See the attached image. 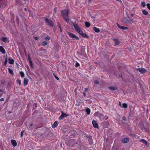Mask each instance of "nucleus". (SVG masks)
I'll use <instances>...</instances> for the list:
<instances>
[{"label":"nucleus","mask_w":150,"mask_h":150,"mask_svg":"<svg viewBox=\"0 0 150 150\" xmlns=\"http://www.w3.org/2000/svg\"><path fill=\"white\" fill-rule=\"evenodd\" d=\"M5 83V81L4 80H2L1 81V83L2 84H4Z\"/></svg>","instance_id":"c03bdc74"},{"label":"nucleus","mask_w":150,"mask_h":150,"mask_svg":"<svg viewBox=\"0 0 150 150\" xmlns=\"http://www.w3.org/2000/svg\"><path fill=\"white\" fill-rule=\"evenodd\" d=\"M127 17L124 18L122 21V22L125 23H131V22L132 21V20L128 16H127Z\"/></svg>","instance_id":"7ed1b4c3"},{"label":"nucleus","mask_w":150,"mask_h":150,"mask_svg":"<svg viewBox=\"0 0 150 150\" xmlns=\"http://www.w3.org/2000/svg\"><path fill=\"white\" fill-rule=\"evenodd\" d=\"M146 6H147L148 8L150 10V4H149V3L147 4H146Z\"/></svg>","instance_id":"58836bf2"},{"label":"nucleus","mask_w":150,"mask_h":150,"mask_svg":"<svg viewBox=\"0 0 150 150\" xmlns=\"http://www.w3.org/2000/svg\"><path fill=\"white\" fill-rule=\"evenodd\" d=\"M47 42L46 41H44L42 42V45L43 46H45L47 44Z\"/></svg>","instance_id":"4c0bfd02"},{"label":"nucleus","mask_w":150,"mask_h":150,"mask_svg":"<svg viewBox=\"0 0 150 150\" xmlns=\"http://www.w3.org/2000/svg\"><path fill=\"white\" fill-rule=\"evenodd\" d=\"M92 124L93 125V126L95 128H98V125L97 122L95 120H93L92 122Z\"/></svg>","instance_id":"9b49d317"},{"label":"nucleus","mask_w":150,"mask_h":150,"mask_svg":"<svg viewBox=\"0 0 150 150\" xmlns=\"http://www.w3.org/2000/svg\"><path fill=\"white\" fill-rule=\"evenodd\" d=\"M24 132V131H23L21 132V137H22V136H23V133Z\"/></svg>","instance_id":"a19ab883"},{"label":"nucleus","mask_w":150,"mask_h":150,"mask_svg":"<svg viewBox=\"0 0 150 150\" xmlns=\"http://www.w3.org/2000/svg\"><path fill=\"white\" fill-rule=\"evenodd\" d=\"M33 126V125L31 124L30 125V126H29V128H30V129H32V128H31V127Z\"/></svg>","instance_id":"3c124183"},{"label":"nucleus","mask_w":150,"mask_h":150,"mask_svg":"<svg viewBox=\"0 0 150 150\" xmlns=\"http://www.w3.org/2000/svg\"><path fill=\"white\" fill-rule=\"evenodd\" d=\"M28 61L30 63V64L31 67H33V64L32 61L31 60L30 58V56L29 55H28Z\"/></svg>","instance_id":"aec40b11"},{"label":"nucleus","mask_w":150,"mask_h":150,"mask_svg":"<svg viewBox=\"0 0 150 150\" xmlns=\"http://www.w3.org/2000/svg\"><path fill=\"white\" fill-rule=\"evenodd\" d=\"M112 40L115 41V42L114 45H117L120 44V42L118 39H113Z\"/></svg>","instance_id":"f8f14e48"},{"label":"nucleus","mask_w":150,"mask_h":150,"mask_svg":"<svg viewBox=\"0 0 150 150\" xmlns=\"http://www.w3.org/2000/svg\"><path fill=\"white\" fill-rule=\"evenodd\" d=\"M98 117L101 120H104L105 118L103 114L101 113H100L99 115L98 116Z\"/></svg>","instance_id":"dca6fc26"},{"label":"nucleus","mask_w":150,"mask_h":150,"mask_svg":"<svg viewBox=\"0 0 150 150\" xmlns=\"http://www.w3.org/2000/svg\"><path fill=\"white\" fill-rule=\"evenodd\" d=\"M59 28H60V31H62V30H61V25L60 24H59Z\"/></svg>","instance_id":"8fccbe9b"},{"label":"nucleus","mask_w":150,"mask_h":150,"mask_svg":"<svg viewBox=\"0 0 150 150\" xmlns=\"http://www.w3.org/2000/svg\"><path fill=\"white\" fill-rule=\"evenodd\" d=\"M4 98H2L0 100V101H4Z\"/></svg>","instance_id":"603ef678"},{"label":"nucleus","mask_w":150,"mask_h":150,"mask_svg":"<svg viewBox=\"0 0 150 150\" xmlns=\"http://www.w3.org/2000/svg\"><path fill=\"white\" fill-rule=\"evenodd\" d=\"M73 25L76 30L79 34L81 33L82 30H81L79 26L76 24V23H74Z\"/></svg>","instance_id":"0eeeda50"},{"label":"nucleus","mask_w":150,"mask_h":150,"mask_svg":"<svg viewBox=\"0 0 150 150\" xmlns=\"http://www.w3.org/2000/svg\"><path fill=\"white\" fill-rule=\"evenodd\" d=\"M117 27L120 28L122 29V30H125L127 29H128V28L126 27L121 26L118 23H117Z\"/></svg>","instance_id":"ddd939ff"},{"label":"nucleus","mask_w":150,"mask_h":150,"mask_svg":"<svg viewBox=\"0 0 150 150\" xmlns=\"http://www.w3.org/2000/svg\"><path fill=\"white\" fill-rule=\"evenodd\" d=\"M79 63L77 62L76 63V67H79Z\"/></svg>","instance_id":"49530a36"},{"label":"nucleus","mask_w":150,"mask_h":150,"mask_svg":"<svg viewBox=\"0 0 150 150\" xmlns=\"http://www.w3.org/2000/svg\"><path fill=\"white\" fill-rule=\"evenodd\" d=\"M122 119L123 120L125 121L126 120V118L125 117H122Z\"/></svg>","instance_id":"a18cd8bd"},{"label":"nucleus","mask_w":150,"mask_h":150,"mask_svg":"<svg viewBox=\"0 0 150 150\" xmlns=\"http://www.w3.org/2000/svg\"><path fill=\"white\" fill-rule=\"evenodd\" d=\"M129 140L127 138H125L122 140V142L123 143H126L128 142Z\"/></svg>","instance_id":"412c9836"},{"label":"nucleus","mask_w":150,"mask_h":150,"mask_svg":"<svg viewBox=\"0 0 150 150\" xmlns=\"http://www.w3.org/2000/svg\"><path fill=\"white\" fill-rule=\"evenodd\" d=\"M8 62L10 64H13L14 63V60L11 57H10L8 59Z\"/></svg>","instance_id":"4468645a"},{"label":"nucleus","mask_w":150,"mask_h":150,"mask_svg":"<svg viewBox=\"0 0 150 150\" xmlns=\"http://www.w3.org/2000/svg\"><path fill=\"white\" fill-rule=\"evenodd\" d=\"M45 20V22L47 25L49 26L50 27H52L54 25V23L50 19L46 18Z\"/></svg>","instance_id":"f03ea898"},{"label":"nucleus","mask_w":150,"mask_h":150,"mask_svg":"<svg viewBox=\"0 0 150 150\" xmlns=\"http://www.w3.org/2000/svg\"><path fill=\"white\" fill-rule=\"evenodd\" d=\"M119 105H120V107L122 108V105H121V102H119Z\"/></svg>","instance_id":"864d4df0"},{"label":"nucleus","mask_w":150,"mask_h":150,"mask_svg":"<svg viewBox=\"0 0 150 150\" xmlns=\"http://www.w3.org/2000/svg\"><path fill=\"white\" fill-rule=\"evenodd\" d=\"M93 30L95 31V32L97 33H99L100 31V29L96 27H93Z\"/></svg>","instance_id":"393cba45"},{"label":"nucleus","mask_w":150,"mask_h":150,"mask_svg":"<svg viewBox=\"0 0 150 150\" xmlns=\"http://www.w3.org/2000/svg\"><path fill=\"white\" fill-rule=\"evenodd\" d=\"M99 113L98 112H97L94 113V115L95 116H98H98L99 115Z\"/></svg>","instance_id":"72a5a7b5"},{"label":"nucleus","mask_w":150,"mask_h":150,"mask_svg":"<svg viewBox=\"0 0 150 150\" xmlns=\"http://www.w3.org/2000/svg\"><path fill=\"white\" fill-rule=\"evenodd\" d=\"M127 105L126 103H123L122 104V108H127Z\"/></svg>","instance_id":"7c9ffc66"},{"label":"nucleus","mask_w":150,"mask_h":150,"mask_svg":"<svg viewBox=\"0 0 150 150\" xmlns=\"http://www.w3.org/2000/svg\"><path fill=\"white\" fill-rule=\"evenodd\" d=\"M140 142L144 143L146 145L148 144L147 142L144 139H141L140 140Z\"/></svg>","instance_id":"5701e85b"},{"label":"nucleus","mask_w":150,"mask_h":150,"mask_svg":"<svg viewBox=\"0 0 150 150\" xmlns=\"http://www.w3.org/2000/svg\"><path fill=\"white\" fill-rule=\"evenodd\" d=\"M142 13L144 15H147L148 13V12L144 9L142 10Z\"/></svg>","instance_id":"a878e982"},{"label":"nucleus","mask_w":150,"mask_h":150,"mask_svg":"<svg viewBox=\"0 0 150 150\" xmlns=\"http://www.w3.org/2000/svg\"><path fill=\"white\" fill-rule=\"evenodd\" d=\"M8 60L7 58H6L5 59V62L3 64L4 65H6L7 64Z\"/></svg>","instance_id":"473e14b6"},{"label":"nucleus","mask_w":150,"mask_h":150,"mask_svg":"<svg viewBox=\"0 0 150 150\" xmlns=\"http://www.w3.org/2000/svg\"><path fill=\"white\" fill-rule=\"evenodd\" d=\"M1 91H2L1 89H0V92Z\"/></svg>","instance_id":"e2e57ef3"},{"label":"nucleus","mask_w":150,"mask_h":150,"mask_svg":"<svg viewBox=\"0 0 150 150\" xmlns=\"http://www.w3.org/2000/svg\"><path fill=\"white\" fill-rule=\"evenodd\" d=\"M67 34L69 36V37L72 38H75L77 40H79V39L78 37L76 36L73 33H70L69 32H67Z\"/></svg>","instance_id":"6e6552de"},{"label":"nucleus","mask_w":150,"mask_h":150,"mask_svg":"<svg viewBox=\"0 0 150 150\" xmlns=\"http://www.w3.org/2000/svg\"><path fill=\"white\" fill-rule=\"evenodd\" d=\"M104 117H105L104 119H105V120H107L108 118V117L106 115L105 116H104Z\"/></svg>","instance_id":"de8ad7c7"},{"label":"nucleus","mask_w":150,"mask_h":150,"mask_svg":"<svg viewBox=\"0 0 150 150\" xmlns=\"http://www.w3.org/2000/svg\"><path fill=\"white\" fill-rule=\"evenodd\" d=\"M40 150H50L49 148L47 147H45L43 149H41Z\"/></svg>","instance_id":"c9c22d12"},{"label":"nucleus","mask_w":150,"mask_h":150,"mask_svg":"<svg viewBox=\"0 0 150 150\" xmlns=\"http://www.w3.org/2000/svg\"><path fill=\"white\" fill-rule=\"evenodd\" d=\"M88 91V88H85V92H87Z\"/></svg>","instance_id":"09e8293b"},{"label":"nucleus","mask_w":150,"mask_h":150,"mask_svg":"<svg viewBox=\"0 0 150 150\" xmlns=\"http://www.w3.org/2000/svg\"><path fill=\"white\" fill-rule=\"evenodd\" d=\"M59 122L58 121H56L52 125V127L53 128H54L57 127L58 125Z\"/></svg>","instance_id":"f3484780"},{"label":"nucleus","mask_w":150,"mask_h":150,"mask_svg":"<svg viewBox=\"0 0 150 150\" xmlns=\"http://www.w3.org/2000/svg\"><path fill=\"white\" fill-rule=\"evenodd\" d=\"M56 10L55 8H54V12H55L56 13Z\"/></svg>","instance_id":"13d9d810"},{"label":"nucleus","mask_w":150,"mask_h":150,"mask_svg":"<svg viewBox=\"0 0 150 150\" xmlns=\"http://www.w3.org/2000/svg\"><path fill=\"white\" fill-rule=\"evenodd\" d=\"M83 37H86L87 38H88V36L85 33H83L82 31L81 33H79Z\"/></svg>","instance_id":"4be33fe9"},{"label":"nucleus","mask_w":150,"mask_h":150,"mask_svg":"<svg viewBox=\"0 0 150 150\" xmlns=\"http://www.w3.org/2000/svg\"><path fill=\"white\" fill-rule=\"evenodd\" d=\"M8 38L6 37H3L1 39L2 41L4 42H6L8 41Z\"/></svg>","instance_id":"b1692460"},{"label":"nucleus","mask_w":150,"mask_h":150,"mask_svg":"<svg viewBox=\"0 0 150 150\" xmlns=\"http://www.w3.org/2000/svg\"><path fill=\"white\" fill-rule=\"evenodd\" d=\"M0 51L3 54H5L6 53V51L4 47L1 46H0Z\"/></svg>","instance_id":"2eb2a0df"},{"label":"nucleus","mask_w":150,"mask_h":150,"mask_svg":"<svg viewBox=\"0 0 150 150\" xmlns=\"http://www.w3.org/2000/svg\"><path fill=\"white\" fill-rule=\"evenodd\" d=\"M35 39L36 40H37L38 39V38L37 37H35Z\"/></svg>","instance_id":"6e6d98bb"},{"label":"nucleus","mask_w":150,"mask_h":150,"mask_svg":"<svg viewBox=\"0 0 150 150\" xmlns=\"http://www.w3.org/2000/svg\"><path fill=\"white\" fill-rule=\"evenodd\" d=\"M45 39L46 40H49L50 39V38L48 36H47L46 37H45Z\"/></svg>","instance_id":"ea45409f"},{"label":"nucleus","mask_w":150,"mask_h":150,"mask_svg":"<svg viewBox=\"0 0 150 150\" xmlns=\"http://www.w3.org/2000/svg\"><path fill=\"white\" fill-rule=\"evenodd\" d=\"M73 25L76 30L79 34L81 33L82 30H81L79 26L76 24V23H74Z\"/></svg>","instance_id":"39448f33"},{"label":"nucleus","mask_w":150,"mask_h":150,"mask_svg":"<svg viewBox=\"0 0 150 150\" xmlns=\"http://www.w3.org/2000/svg\"><path fill=\"white\" fill-rule=\"evenodd\" d=\"M11 142L14 146H16L17 145V143L15 140L12 139L11 140Z\"/></svg>","instance_id":"6ab92c4d"},{"label":"nucleus","mask_w":150,"mask_h":150,"mask_svg":"<svg viewBox=\"0 0 150 150\" xmlns=\"http://www.w3.org/2000/svg\"><path fill=\"white\" fill-rule=\"evenodd\" d=\"M99 83V82L98 80H96L94 81V83L96 84H98Z\"/></svg>","instance_id":"79ce46f5"},{"label":"nucleus","mask_w":150,"mask_h":150,"mask_svg":"<svg viewBox=\"0 0 150 150\" xmlns=\"http://www.w3.org/2000/svg\"><path fill=\"white\" fill-rule=\"evenodd\" d=\"M73 25L76 30L79 34L81 33L82 30H81L79 26L76 24V23H74Z\"/></svg>","instance_id":"20e7f679"},{"label":"nucleus","mask_w":150,"mask_h":150,"mask_svg":"<svg viewBox=\"0 0 150 150\" xmlns=\"http://www.w3.org/2000/svg\"><path fill=\"white\" fill-rule=\"evenodd\" d=\"M21 80H20L19 79H17L16 80V82L17 83H18L19 84V85H20L21 84Z\"/></svg>","instance_id":"f704fd0d"},{"label":"nucleus","mask_w":150,"mask_h":150,"mask_svg":"<svg viewBox=\"0 0 150 150\" xmlns=\"http://www.w3.org/2000/svg\"><path fill=\"white\" fill-rule=\"evenodd\" d=\"M85 25L86 27L87 28H88L90 26V23L89 22L87 21H86L85 22Z\"/></svg>","instance_id":"bb28decb"},{"label":"nucleus","mask_w":150,"mask_h":150,"mask_svg":"<svg viewBox=\"0 0 150 150\" xmlns=\"http://www.w3.org/2000/svg\"><path fill=\"white\" fill-rule=\"evenodd\" d=\"M109 89L110 90H115L117 89V88L116 87L110 86L109 87Z\"/></svg>","instance_id":"c85d7f7f"},{"label":"nucleus","mask_w":150,"mask_h":150,"mask_svg":"<svg viewBox=\"0 0 150 150\" xmlns=\"http://www.w3.org/2000/svg\"><path fill=\"white\" fill-rule=\"evenodd\" d=\"M73 25L76 30L79 34L81 33L82 30H81L79 26L76 24V23H74Z\"/></svg>","instance_id":"423d86ee"},{"label":"nucleus","mask_w":150,"mask_h":150,"mask_svg":"<svg viewBox=\"0 0 150 150\" xmlns=\"http://www.w3.org/2000/svg\"><path fill=\"white\" fill-rule=\"evenodd\" d=\"M141 5L142 7H144L145 6V4L144 2H141Z\"/></svg>","instance_id":"e433bc0d"},{"label":"nucleus","mask_w":150,"mask_h":150,"mask_svg":"<svg viewBox=\"0 0 150 150\" xmlns=\"http://www.w3.org/2000/svg\"><path fill=\"white\" fill-rule=\"evenodd\" d=\"M119 76H120V77H122V75H120H120H119Z\"/></svg>","instance_id":"680f3d73"},{"label":"nucleus","mask_w":150,"mask_h":150,"mask_svg":"<svg viewBox=\"0 0 150 150\" xmlns=\"http://www.w3.org/2000/svg\"><path fill=\"white\" fill-rule=\"evenodd\" d=\"M28 82V79L25 78L24 79V86H25L27 85Z\"/></svg>","instance_id":"a211bd4d"},{"label":"nucleus","mask_w":150,"mask_h":150,"mask_svg":"<svg viewBox=\"0 0 150 150\" xmlns=\"http://www.w3.org/2000/svg\"><path fill=\"white\" fill-rule=\"evenodd\" d=\"M3 7V5H2V4H1L0 5V7Z\"/></svg>","instance_id":"4d7b16f0"},{"label":"nucleus","mask_w":150,"mask_h":150,"mask_svg":"<svg viewBox=\"0 0 150 150\" xmlns=\"http://www.w3.org/2000/svg\"><path fill=\"white\" fill-rule=\"evenodd\" d=\"M20 74L22 78H23L24 76V74L23 71H20Z\"/></svg>","instance_id":"2f4dec72"},{"label":"nucleus","mask_w":150,"mask_h":150,"mask_svg":"<svg viewBox=\"0 0 150 150\" xmlns=\"http://www.w3.org/2000/svg\"><path fill=\"white\" fill-rule=\"evenodd\" d=\"M137 70L142 74L146 72L147 71V70L144 68H138Z\"/></svg>","instance_id":"1a4fd4ad"},{"label":"nucleus","mask_w":150,"mask_h":150,"mask_svg":"<svg viewBox=\"0 0 150 150\" xmlns=\"http://www.w3.org/2000/svg\"><path fill=\"white\" fill-rule=\"evenodd\" d=\"M86 112L87 113V114L88 115H89V114L90 113L91 110H90V109L89 108H87L86 109Z\"/></svg>","instance_id":"cd10ccee"},{"label":"nucleus","mask_w":150,"mask_h":150,"mask_svg":"<svg viewBox=\"0 0 150 150\" xmlns=\"http://www.w3.org/2000/svg\"><path fill=\"white\" fill-rule=\"evenodd\" d=\"M83 95L84 96H86V93L85 92H83Z\"/></svg>","instance_id":"5fc2aeb1"},{"label":"nucleus","mask_w":150,"mask_h":150,"mask_svg":"<svg viewBox=\"0 0 150 150\" xmlns=\"http://www.w3.org/2000/svg\"><path fill=\"white\" fill-rule=\"evenodd\" d=\"M54 77L56 79H57V80H58L59 79L58 77L55 74H54Z\"/></svg>","instance_id":"37998d69"},{"label":"nucleus","mask_w":150,"mask_h":150,"mask_svg":"<svg viewBox=\"0 0 150 150\" xmlns=\"http://www.w3.org/2000/svg\"><path fill=\"white\" fill-rule=\"evenodd\" d=\"M69 12V11L68 10H65L62 11L61 12L62 14L64 19L67 22H69L70 20L69 17L68 16Z\"/></svg>","instance_id":"f257e3e1"},{"label":"nucleus","mask_w":150,"mask_h":150,"mask_svg":"<svg viewBox=\"0 0 150 150\" xmlns=\"http://www.w3.org/2000/svg\"><path fill=\"white\" fill-rule=\"evenodd\" d=\"M62 115L60 116L59 118V119L60 120L63 119L64 117H66L67 116L66 114L64 113L62 111Z\"/></svg>","instance_id":"9d476101"},{"label":"nucleus","mask_w":150,"mask_h":150,"mask_svg":"<svg viewBox=\"0 0 150 150\" xmlns=\"http://www.w3.org/2000/svg\"><path fill=\"white\" fill-rule=\"evenodd\" d=\"M131 15L132 16H133V14H131Z\"/></svg>","instance_id":"052dcab7"},{"label":"nucleus","mask_w":150,"mask_h":150,"mask_svg":"<svg viewBox=\"0 0 150 150\" xmlns=\"http://www.w3.org/2000/svg\"><path fill=\"white\" fill-rule=\"evenodd\" d=\"M8 70L10 74H11L12 75L14 74L13 71L10 68H8Z\"/></svg>","instance_id":"c756f323"},{"label":"nucleus","mask_w":150,"mask_h":150,"mask_svg":"<svg viewBox=\"0 0 150 150\" xmlns=\"http://www.w3.org/2000/svg\"><path fill=\"white\" fill-rule=\"evenodd\" d=\"M88 2H89L91 3V0H88Z\"/></svg>","instance_id":"bf43d9fd"}]
</instances>
